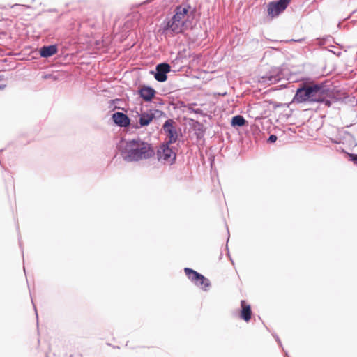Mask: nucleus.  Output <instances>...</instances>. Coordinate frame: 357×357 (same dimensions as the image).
I'll use <instances>...</instances> for the list:
<instances>
[{
  "instance_id": "1",
  "label": "nucleus",
  "mask_w": 357,
  "mask_h": 357,
  "mask_svg": "<svg viewBox=\"0 0 357 357\" xmlns=\"http://www.w3.org/2000/svg\"><path fill=\"white\" fill-rule=\"evenodd\" d=\"M331 93L329 86L307 79L298 84L293 101L297 103L320 102L330 107L331 102L328 98Z\"/></svg>"
},
{
  "instance_id": "2",
  "label": "nucleus",
  "mask_w": 357,
  "mask_h": 357,
  "mask_svg": "<svg viewBox=\"0 0 357 357\" xmlns=\"http://www.w3.org/2000/svg\"><path fill=\"white\" fill-rule=\"evenodd\" d=\"M118 148L122 158L127 162L146 160L155 156L153 146L140 138L121 141Z\"/></svg>"
},
{
  "instance_id": "3",
  "label": "nucleus",
  "mask_w": 357,
  "mask_h": 357,
  "mask_svg": "<svg viewBox=\"0 0 357 357\" xmlns=\"http://www.w3.org/2000/svg\"><path fill=\"white\" fill-rule=\"evenodd\" d=\"M184 273L188 278L197 287L204 291H207L211 287L210 280L202 274L190 268H185Z\"/></svg>"
},
{
  "instance_id": "4",
  "label": "nucleus",
  "mask_w": 357,
  "mask_h": 357,
  "mask_svg": "<svg viewBox=\"0 0 357 357\" xmlns=\"http://www.w3.org/2000/svg\"><path fill=\"white\" fill-rule=\"evenodd\" d=\"M284 70L281 67H273L264 75L259 78L260 83L271 85L278 83L280 80L286 78Z\"/></svg>"
},
{
  "instance_id": "5",
  "label": "nucleus",
  "mask_w": 357,
  "mask_h": 357,
  "mask_svg": "<svg viewBox=\"0 0 357 357\" xmlns=\"http://www.w3.org/2000/svg\"><path fill=\"white\" fill-rule=\"evenodd\" d=\"M184 27L183 22H178L173 17H167L160 25L162 33L168 36H173L176 33H181Z\"/></svg>"
},
{
  "instance_id": "6",
  "label": "nucleus",
  "mask_w": 357,
  "mask_h": 357,
  "mask_svg": "<svg viewBox=\"0 0 357 357\" xmlns=\"http://www.w3.org/2000/svg\"><path fill=\"white\" fill-rule=\"evenodd\" d=\"M190 6L186 4L184 6H177L174 10V15L172 16L178 22H183L184 27H188V20L193 16L195 9L190 11Z\"/></svg>"
},
{
  "instance_id": "7",
  "label": "nucleus",
  "mask_w": 357,
  "mask_h": 357,
  "mask_svg": "<svg viewBox=\"0 0 357 357\" xmlns=\"http://www.w3.org/2000/svg\"><path fill=\"white\" fill-rule=\"evenodd\" d=\"M291 0H278L271 1L267 5V13L272 18L278 17L289 6Z\"/></svg>"
},
{
  "instance_id": "8",
  "label": "nucleus",
  "mask_w": 357,
  "mask_h": 357,
  "mask_svg": "<svg viewBox=\"0 0 357 357\" xmlns=\"http://www.w3.org/2000/svg\"><path fill=\"white\" fill-rule=\"evenodd\" d=\"M172 144H162L160 149L158 150V160H162L165 162H168L171 165L175 162L176 158V153L169 147Z\"/></svg>"
},
{
  "instance_id": "9",
  "label": "nucleus",
  "mask_w": 357,
  "mask_h": 357,
  "mask_svg": "<svg viewBox=\"0 0 357 357\" xmlns=\"http://www.w3.org/2000/svg\"><path fill=\"white\" fill-rule=\"evenodd\" d=\"M137 115L139 116V126H135L136 128H143L145 126H147L150 124V123L153 121V119L155 118V116L158 115V116H160L162 114H163V112L155 109L153 112L152 110L150 111V112H142L140 114L137 112Z\"/></svg>"
},
{
  "instance_id": "10",
  "label": "nucleus",
  "mask_w": 357,
  "mask_h": 357,
  "mask_svg": "<svg viewBox=\"0 0 357 357\" xmlns=\"http://www.w3.org/2000/svg\"><path fill=\"white\" fill-rule=\"evenodd\" d=\"M173 123L172 119H167L162 126V129L168 137V140L166 142L168 144H174L178 139L177 131Z\"/></svg>"
},
{
  "instance_id": "11",
  "label": "nucleus",
  "mask_w": 357,
  "mask_h": 357,
  "mask_svg": "<svg viewBox=\"0 0 357 357\" xmlns=\"http://www.w3.org/2000/svg\"><path fill=\"white\" fill-rule=\"evenodd\" d=\"M171 66L165 62L158 64L154 73L155 79L159 82H164L167 79V74L170 71Z\"/></svg>"
},
{
  "instance_id": "12",
  "label": "nucleus",
  "mask_w": 357,
  "mask_h": 357,
  "mask_svg": "<svg viewBox=\"0 0 357 357\" xmlns=\"http://www.w3.org/2000/svg\"><path fill=\"white\" fill-rule=\"evenodd\" d=\"M137 93L145 102H149L155 97L156 91L150 86L144 85L139 89Z\"/></svg>"
},
{
  "instance_id": "13",
  "label": "nucleus",
  "mask_w": 357,
  "mask_h": 357,
  "mask_svg": "<svg viewBox=\"0 0 357 357\" xmlns=\"http://www.w3.org/2000/svg\"><path fill=\"white\" fill-rule=\"evenodd\" d=\"M112 120L119 127L126 128L130 125V118L126 114L121 112H114L112 114Z\"/></svg>"
},
{
  "instance_id": "14",
  "label": "nucleus",
  "mask_w": 357,
  "mask_h": 357,
  "mask_svg": "<svg viewBox=\"0 0 357 357\" xmlns=\"http://www.w3.org/2000/svg\"><path fill=\"white\" fill-rule=\"evenodd\" d=\"M241 318L246 322L249 321L252 316V310L250 305L247 304L245 301L242 300L241 301Z\"/></svg>"
},
{
  "instance_id": "15",
  "label": "nucleus",
  "mask_w": 357,
  "mask_h": 357,
  "mask_svg": "<svg viewBox=\"0 0 357 357\" xmlns=\"http://www.w3.org/2000/svg\"><path fill=\"white\" fill-rule=\"evenodd\" d=\"M58 51L56 45H44L40 49V55L43 58H49Z\"/></svg>"
},
{
  "instance_id": "16",
  "label": "nucleus",
  "mask_w": 357,
  "mask_h": 357,
  "mask_svg": "<svg viewBox=\"0 0 357 357\" xmlns=\"http://www.w3.org/2000/svg\"><path fill=\"white\" fill-rule=\"evenodd\" d=\"M247 121L245 118L241 115H236L232 117L231 125L233 127H242L246 124Z\"/></svg>"
},
{
  "instance_id": "17",
  "label": "nucleus",
  "mask_w": 357,
  "mask_h": 357,
  "mask_svg": "<svg viewBox=\"0 0 357 357\" xmlns=\"http://www.w3.org/2000/svg\"><path fill=\"white\" fill-rule=\"evenodd\" d=\"M349 160L351 161L357 167V154L349 153Z\"/></svg>"
},
{
  "instance_id": "18",
  "label": "nucleus",
  "mask_w": 357,
  "mask_h": 357,
  "mask_svg": "<svg viewBox=\"0 0 357 357\" xmlns=\"http://www.w3.org/2000/svg\"><path fill=\"white\" fill-rule=\"evenodd\" d=\"M277 136L275 135H271L268 139V142H270V143H273V142H275L276 140H277Z\"/></svg>"
},
{
  "instance_id": "19",
  "label": "nucleus",
  "mask_w": 357,
  "mask_h": 357,
  "mask_svg": "<svg viewBox=\"0 0 357 357\" xmlns=\"http://www.w3.org/2000/svg\"><path fill=\"white\" fill-rule=\"evenodd\" d=\"M189 109L195 114H202V110L199 108L193 109L192 107H189Z\"/></svg>"
},
{
  "instance_id": "20",
  "label": "nucleus",
  "mask_w": 357,
  "mask_h": 357,
  "mask_svg": "<svg viewBox=\"0 0 357 357\" xmlns=\"http://www.w3.org/2000/svg\"><path fill=\"white\" fill-rule=\"evenodd\" d=\"M180 59H181V53H178V54L176 56L175 59L173 60V63H178V62H179Z\"/></svg>"
},
{
  "instance_id": "21",
  "label": "nucleus",
  "mask_w": 357,
  "mask_h": 357,
  "mask_svg": "<svg viewBox=\"0 0 357 357\" xmlns=\"http://www.w3.org/2000/svg\"><path fill=\"white\" fill-rule=\"evenodd\" d=\"M196 123L198 126V128L197 130H199V131L203 132V127H204L203 125L201 124L200 123H199L198 121H197Z\"/></svg>"
},
{
  "instance_id": "22",
  "label": "nucleus",
  "mask_w": 357,
  "mask_h": 357,
  "mask_svg": "<svg viewBox=\"0 0 357 357\" xmlns=\"http://www.w3.org/2000/svg\"><path fill=\"white\" fill-rule=\"evenodd\" d=\"M274 337H275V340L278 342V343L281 346L282 344H281V341H280V338L277 335H275Z\"/></svg>"
},
{
  "instance_id": "23",
  "label": "nucleus",
  "mask_w": 357,
  "mask_h": 357,
  "mask_svg": "<svg viewBox=\"0 0 357 357\" xmlns=\"http://www.w3.org/2000/svg\"><path fill=\"white\" fill-rule=\"evenodd\" d=\"M5 87H6L5 84H0V90L4 89Z\"/></svg>"
},
{
  "instance_id": "24",
  "label": "nucleus",
  "mask_w": 357,
  "mask_h": 357,
  "mask_svg": "<svg viewBox=\"0 0 357 357\" xmlns=\"http://www.w3.org/2000/svg\"><path fill=\"white\" fill-rule=\"evenodd\" d=\"M302 40H298L297 41L298 42H301ZM294 41H296L295 40H294Z\"/></svg>"
}]
</instances>
